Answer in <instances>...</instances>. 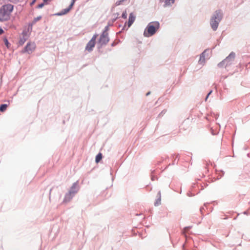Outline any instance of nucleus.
<instances>
[{
    "label": "nucleus",
    "mask_w": 250,
    "mask_h": 250,
    "mask_svg": "<svg viewBox=\"0 0 250 250\" xmlns=\"http://www.w3.org/2000/svg\"><path fill=\"white\" fill-rule=\"evenodd\" d=\"M157 198H159V199L160 198V199H161V192H160V191H159L158 192V193H157Z\"/></svg>",
    "instance_id": "b1692460"
},
{
    "label": "nucleus",
    "mask_w": 250,
    "mask_h": 250,
    "mask_svg": "<svg viewBox=\"0 0 250 250\" xmlns=\"http://www.w3.org/2000/svg\"><path fill=\"white\" fill-rule=\"evenodd\" d=\"M98 35L97 34H94L92 37L91 39L87 43L85 49L88 52H91L93 50V47L95 45L96 40Z\"/></svg>",
    "instance_id": "423d86ee"
},
{
    "label": "nucleus",
    "mask_w": 250,
    "mask_h": 250,
    "mask_svg": "<svg viewBox=\"0 0 250 250\" xmlns=\"http://www.w3.org/2000/svg\"><path fill=\"white\" fill-rule=\"evenodd\" d=\"M223 17V14L220 10H216L212 14L210 19V25L213 31L217 30Z\"/></svg>",
    "instance_id": "f257e3e1"
},
{
    "label": "nucleus",
    "mask_w": 250,
    "mask_h": 250,
    "mask_svg": "<svg viewBox=\"0 0 250 250\" xmlns=\"http://www.w3.org/2000/svg\"><path fill=\"white\" fill-rule=\"evenodd\" d=\"M13 7V5L7 4L3 5L0 8V21H6L9 19Z\"/></svg>",
    "instance_id": "f03ea898"
},
{
    "label": "nucleus",
    "mask_w": 250,
    "mask_h": 250,
    "mask_svg": "<svg viewBox=\"0 0 250 250\" xmlns=\"http://www.w3.org/2000/svg\"><path fill=\"white\" fill-rule=\"evenodd\" d=\"M109 41V38L108 37V34H105L102 33L101 35L98 43L100 44L101 46L105 45Z\"/></svg>",
    "instance_id": "0eeeda50"
},
{
    "label": "nucleus",
    "mask_w": 250,
    "mask_h": 250,
    "mask_svg": "<svg viewBox=\"0 0 250 250\" xmlns=\"http://www.w3.org/2000/svg\"><path fill=\"white\" fill-rule=\"evenodd\" d=\"M22 34H26V33H25V32H23Z\"/></svg>",
    "instance_id": "c9c22d12"
},
{
    "label": "nucleus",
    "mask_w": 250,
    "mask_h": 250,
    "mask_svg": "<svg viewBox=\"0 0 250 250\" xmlns=\"http://www.w3.org/2000/svg\"><path fill=\"white\" fill-rule=\"evenodd\" d=\"M43 6H44V3H42L38 5V8H41L43 7Z\"/></svg>",
    "instance_id": "bb28decb"
},
{
    "label": "nucleus",
    "mask_w": 250,
    "mask_h": 250,
    "mask_svg": "<svg viewBox=\"0 0 250 250\" xmlns=\"http://www.w3.org/2000/svg\"><path fill=\"white\" fill-rule=\"evenodd\" d=\"M235 58V53L234 52H230L228 56L218 64V66L220 68L224 67L227 68L233 63Z\"/></svg>",
    "instance_id": "39448f33"
},
{
    "label": "nucleus",
    "mask_w": 250,
    "mask_h": 250,
    "mask_svg": "<svg viewBox=\"0 0 250 250\" xmlns=\"http://www.w3.org/2000/svg\"><path fill=\"white\" fill-rule=\"evenodd\" d=\"M208 50H205L203 52L201 53L200 56V59L199 60V63L200 64H203L205 62V56L206 55L207 52Z\"/></svg>",
    "instance_id": "9b49d317"
},
{
    "label": "nucleus",
    "mask_w": 250,
    "mask_h": 250,
    "mask_svg": "<svg viewBox=\"0 0 250 250\" xmlns=\"http://www.w3.org/2000/svg\"><path fill=\"white\" fill-rule=\"evenodd\" d=\"M111 24L109 23H108V24L104 27V30L102 33H104L105 34H108V31L109 30V27L110 26H111Z\"/></svg>",
    "instance_id": "f3484780"
},
{
    "label": "nucleus",
    "mask_w": 250,
    "mask_h": 250,
    "mask_svg": "<svg viewBox=\"0 0 250 250\" xmlns=\"http://www.w3.org/2000/svg\"><path fill=\"white\" fill-rule=\"evenodd\" d=\"M127 14L126 11H124L122 14V18H123L124 19H125L127 18Z\"/></svg>",
    "instance_id": "412c9836"
},
{
    "label": "nucleus",
    "mask_w": 250,
    "mask_h": 250,
    "mask_svg": "<svg viewBox=\"0 0 250 250\" xmlns=\"http://www.w3.org/2000/svg\"><path fill=\"white\" fill-rule=\"evenodd\" d=\"M75 0H71V2L69 6L71 8H72L73 6L74 5V4L75 3Z\"/></svg>",
    "instance_id": "5701e85b"
},
{
    "label": "nucleus",
    "mask_w": 250,
    "mask_h": 250,
    "mask_svg": "<svg viewBox=\"0 0 250 250\" xmlns=\"http://www.w3.org/2000/svg\"><path fill=\"white\" fill-rule=\"evenodd\" d=\"M36 0H33L32 2H31V4H33L35 2Z\"/></svg>",
    "instance_id": "473e14b6"
},
{
    "label": "nucleus",
    "mask_w": 250,
    "mask_h": 250,
    "mask_svg": "<svg viewBox=\"0 0 250 250\" xmlns=\"http://www.w3.org/2000/svg\"><path fill=\"white\" fill-rule=\"evenodd\" d=\"M80 187L78 184V181L74 183L70 188L69 191L65 194L63 199V202H67L70 201L74 195L79 190Z\"/></svg>",
    "instance_id": "20e7f679"
},
{
    "label": "nucleus",
    "mask_w": 250,
    "mask_h": 250,
    "mask_svg": "<svg viewBox=\"0 0 250 250\" xmlns=\"http://www.w3.org/2000/svg\"><path fill=\"white\" fill-rule=\"evenodd\" d=\"M212 90H210V91L208 92V94H209V95H210L211 94V93H212Z\"/></svg>",
    "instance_id": "2f4dec72"
},
{
    "label": "nucleus",
    "mask_w": 250,
    "mask_h": 250,
    "mask_svg": "<svg viewBox=\"0 0 250 250\" xmlns=\"http://www.w3.org/2000/svg\"><path fill=\"white\" fill-rule=\"evenodd\" d=\"M71 9V8L69 6H68V7H67V8L62 9L60 12L56 13L55 14V15L59 16L64 15L67 14L68 12H69Z\"/></svg>",
    "instance_id": "9d476101"
},
{
    "label": "nucleus",
    "mask_w": 250,
    "mask_h": 250,
    "mask_svg": "<svg viewBox=\"0 0 250 250\" xmlns=\"http://www.w3.org/2000/svg\"><path fill=\"white\" fill-rule=\"evenodd\" d=\"M27 38H26L24 35L22 38H21L20 41H19V44L20 45H22L26 41Z\"/></svg>",
    "instance_id": "dca6fc26"
},
{
    "label": "nucleus",
    "mask_w": 250,
    "mask_h": 250,
    "mask_svg": "<svg viewBox=\"0 0 250 250\" xmlns=\"http://www.w3.org/2000/svg\"><path fill=\"white\" fill-rule=\"evenodd\" d=\"M11 2L13 3H17L19 2V0H9Z\"/></svg>",
    "instance_id": "a878e982"
},
{
    "label": "nucleus",
    "mask_w": 250,
    "mask_h": 250,
    "mask_svg": "<svg viewBox=\"0 0 250 250\" xmlns=\"http://www.w3.org/2000/svg\"><path fill=\"white\" fill-rule=\"evenodd\" d=\"M191 228V226H188V227H186L184 228V230H183V232L186 233Z\"/></svg>",
    "instance_id": "4be33fe9"
},
{
    "label": "nucleus",
    "mask_w": 250,
    "mask_h": 250,
    "mask_svg": "<svg viewBox=\"0 0 250 250\" xmlns=\"http://www.w3.org/2000/svg\"><path fill=\"white\" fill-rule=\"evenodd\" d=\"M151 179H152V180H153H153H154V177L152 176V177H151Z\"/></svg>",
    "instance_id": "72a5a7b5"
},
{
    "label": "nucleus",
    "mask_w": 250,
    "mask_h": 250,
    "mask_svg": "<svg viewBox=\"0 0 250 250\" xmlns=\"http://www.w3.org/2000/svg\"><path fill=\"white\" fill-rule=\"evenodd\" d=\"M204 209V207H201V208H200V211H201V213H202L203 210Z\"/></svg>",
    "instance_id": "c756f323"
},
{
    "label": "nucleus",
    "mask_w": 250,
    "mask_h": 250,
    "mask_svg": "<svg viewBox=\"0 0 250 250\" xmlns=\"http://www.w3.org/2000/svg\"><path fill=\"white\" fill-rule=\"evenodd\" d=\"M36 45L34 42H28L22 51V53H27L30 54L35 49Z\"/></svg>",
    "instance_id": "6e6552de"
},
{
    "label": "nucleus",
    "mask_w": 250,
    "mask_h": 250,
    "mask_svg": "<svg viewBox=\"0 0 250 250\" xmlns=\"http://www.w3.org/2000/svg\"><path fill=\"white\" fill-rule=\"evenodd\" d=\"M159 27L160 23L159 21H155L149 22L144 32V36L146 37L153 36Z\"/></svg>",
    "instance_id": "7ed1b4c3"
},
{
    "label": "nucleus",
    "mask_w": 250,
    "mask_h": 250,
    "mask_svg": "<svg viewBox=\"0 0 250 250\" xmlns=\"http://www.w3.org/2000/svg\"><path fill=\"white\" fill-rule=\"evenodd\" d=\"M136 19V16L133 13H131L129 15L128 21L127 22V25L128 27H130L133 23L134 22Z\"/></svg>",
    "instance_id": "1a4fd4ad"
},
{
    "label": "nucleus",
    "mask_w": 250,
    "mask_h": 250,
    "mask_svg": "<svg viewBox=\"0 0 250 250\" xmlns=\"http://www.w3.org/2000/svg\"><path fill=\"white\" fill-rule=\"evenodd\" d=\"M119 15V13H116L114 14V15H113L114 18L112 20V22H114L118 18Z\"/></svg>",
    "instance_id": "6ab92c4d"
},
{
    "label": "nucleus",
    "mask_w": 250,
    "mask_h": 250,
    "mask_svg": "<svg viewBox=\"0 0 250 250\" xmlns=\"http://www.w3.org/2000/svg\"><path fill=\"white\" fill-rule=\"evenodd\" d=\"M47 0H43V1H44V2H46V1H47Z\"/></svg>",
    "instance_id": "e433bc0d"
},
{
    "label": "nucleus",
    "mask_w": 250,
    "mask_h": 250,
    "mask_svg": "<svg viewBox=\"0 0 250 250\" xmlns=\"http://www.w3.org/2000/svg\"><path fill=\"white\" fill-rule=\"evenodd\" d=\"M8 106V104H1L0 105V112H4L6 110Z\"/></svg>",
    "instance_id": "4468645a"
},
{
    "label": "nucleus",
    "mask_w": 250,
    "mask_h": 250,
    "mask_svg": "<svg viewBox=\"0 0 250 250\" xmlns=\"http://www.w3.org/2000/svg\"><path fill=\"white\" fill-rule=\"evenodd\" d=\"M160 1H162V0H159Z\"/></svg>",
    "instance_id": "ea45409f"
},
{
    "label": "nucleus",
    "mask_w": 250,
    "mask_h": 250,
    "mask_svg": "<svg viewBox=\"0 0 250 250\" xmlns=\"http://www.w3.org/2000/svg\"><path fill=\"white\" fill-rule=\"evenodd\" d=\"M117 42H112V44H111V46H114L116 45H117Z\"/></svg>",
    "instance_id": "cd10ccee"
},
{
    "label": "nucleus",
    "mask_w": 250,
    "mask_h": 250,
    "mask_svg": "<svg viewBox=\"0 0 250 250\" xmlns=\"http://www.w3.org/2000/svg\"><path fill=\"white\" fill-rule=\"evenodd\" d=\"M3 32V30L1 28H0V35H1Z\"/></svg>",
    "instance_id": "c85d7f7f"
},
{
    "label": "nucleus",
    "mask_w": 250,
    "mask_h": 250,
    "mask_svg": "<svg viewBox=\"0 0 250 250\" xmlns=\"http://www.w3.org/2000/svg\"><path fill=\"white\" fill-rule=\"evenodd\" d=\"M208 97V96H206L205 98V101H206Z\"/></svg>",
    "instance_id": "f704fd0d"
},
{
    "label": "nucleus",
    "mask_w": 250,
    "mask_h": 250,
    "mask_svg": "<svg viewBox=\"0 0 250 250\" xmlns=\"http://www.w3.org/2000/svg\"><path fill=\"white\" fill-rule=\"evenodd\" d=\"M150 94V91H149V92H148L146 94V96H148Z\"/></svg>",
    "instance_id": "7c9ffc66"
},
{
    "label": "nucleus",
    "mask_w": 250,
    "mask_h": 250,
    "mask_svg": "<svg viewBox=\"0 0 250 250\" xmlns=\"http://www.w3.org/2000/svg\"><path fill=\"white\" fill-rule=\"evenodd\" d=\"M3 42H4V44H5V45L7 47V48H9L10 45V44L8 42V41L6 38H4L3 39Z\"/></svg>",
    "instance_id": "a211bd4d"
},
{
    "label": "nucleus",
    "mask_w": 250,
    "mask_h": 250,
    "mask_svg": "<svg viewBox=\"0 0 250 250\" xmlns=\"http://www.w3.org/2000/svg\"><path fill=\"white\" fill-rule=\"evenodd\" d=\"M175 2V0H165L164 7H166L167 6H171Z\"/></svg>",
    "instance_id": "ddd939ff"
},
{
    "label": "nucleus",
    "mask_w": 250,
    "mask_h": 250,
    "mask_svg": "<svg viewBox=\"0 0 250 250\" xmlns=\"http://www.w3.org/2000/svg\"><path fill=\"white\" fill-rule=\"evenodd\" d=\"M209 94H207V96H208V97H209Z\"/></svg>",
    "instance_id": "4c0bfd02"
},
{
    "label": "nucleus",
    "mask_w": 250,
    "mask_h": 250,
    "mask_svg": "<svg viewBox=\"0 0 250 250\" xmlns=\"http://www.w3.org/2000/svg\"><path fill=\"white\" fill-rule=\"evenodd\" d=\"M41 18H42V16H38L37 18H34V19L33 20L32 22L29 24L28 29H29V28H30L31 29H32L33 25L35 24L36 23V22H37L38 21L41 20Z\"/></svg>",
    "instance_id": "f8f14e48"
},
{
    "label": "nucleus",
    "mask_w": 250,
    "mask_h": 250,
    "mask_svg": "<svg viewBox=\"0 0 250 250\" xmlns=\"http://www.w3.org/2000/svg\"><path fill=\"white\" fill-rule=\"evenodd\" d=\"M102 159V153H99L97 155V156L96 157L95 161L96 163H98Z\"/></svg>",
    "instance_id": "2eb2a0df"
},
{
    "label": "nucleus",
    "mask_w": 250,
    "mask_h": 250,
    "mask_svg": "<svg viewBox=\"0 0 250 250\" xmlns=\"http://www.w3.org/2000/svg\"><path fill=\"white\" fill-rule=\"evenodd\" d=\"M161 199H160V198H157L155 202L154 203V206H158L161 204Z\"/></svg>",
    "instance_id": "aec40b11"
},
{
    "label": "nucleus",
    "mask_w": 250,
    "mask_h": 250,
    "mask_svg": "<svg viewBox=\"0 0 250 250\" xmlns=\"http://www.w3.org/2000/svg\"><path fill=\"white\" fill-rule=\"evenodd\" d=\"M125 25L124 27H123V29H124L125 28Z\"/></svg>",
    "instance_id": "58836bf2"
},
{
    "label": "nucleus",
    "mask_w": 250,
    "mask_h": 250,
    "mask_svg": "<svg viewBox=\"0 0 250 250\" xmlns=\"http://www.w3.org/2000/svg\"><path fill=\"white\" fill-rule=\"evenodd\" d=\"M166 112V110H163L159 114V116L160 117L161 116H163V114H165V113Z\"/></svg>",
    "instance_id": "393cba45"
}]
</instances>
